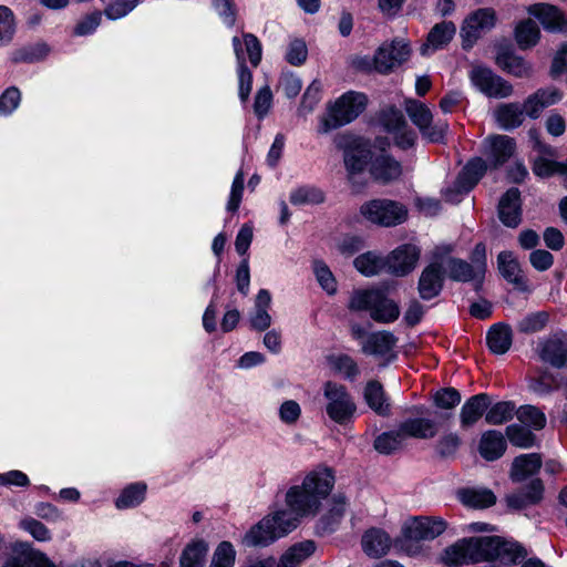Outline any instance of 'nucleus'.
<instances>
[{"instance_id": "obj_36", "label": "nucleus", "mask_w": 567, "mask_h": 567, "mask_svg": "<svg viewBox=\"0 0 567 567\" xmlns=\"http://www.w3.org/2000/svg\"><path fill=\"white\" fill-rule=\"evenodd\" d=\"M496 64L505 72L517 76L527 78L532 74L533 69L522 56L511 51H504L497 54Z\"/></svg>"}, {"instance_id": "obj_14", "label": "nucleus", "mask_w": 567, "mask_h": 567, "mask_svg": "<svg viewBox=\"0 0 567 567\" xmlns=\"http://www.w3.org/2000/svg\"><path fill=\"white\" fill-rule=\"evenodd\" d=\"M326 411L332 421L347 424L353 419L357 406L347 392H326Z\"/></svg>"}, {"instance_id": "obj_3", "label": "nucleus", "mask_w": 567, "mask_h": 567, "mask_svg": "<svg viewBox=\"0 0 567 567\" xmlns=\"http://www.w3.org/2000/svg\"><path fill=\"white\" fill-rule=\"evenodd\" d=\"M447 522L439 516H420L408 519L394 546L410 557H426L429 547L423 544L433 540L447 529Z\"/></svg>"}, {"instance_id": "obj_49", "label": "nucleus", "mask_w": 567, "mask_h": 567, "mask_svg": "<svg viewBox=\"0 0 567 567\" xmlns=\"http://www.w3.org/2000/svg\"><path fill=\"white\" fill-rule=\"evenodd\" d=\"M404 442L400 429L398 431L385 432L379 435L374 441V447L378 452L390 454L398 450Z\"/></svg>"}, {"instance_id": "obj_18", "label": "nucleus", "mask_w": 567, "mask_h": 567, "mask_svg": "<svg viewBox=\"0 0 567 567\" xmlns=\"http://www.w3.org/2000/svg\"><path fill=\"white\" fill-rule=\"evenodd\" d=\"M561 92L556 87L539 89L524 101L526 114L538 118L544 109L555 104L561 99Z\"/></svg>"}, {"instance_id": "obj_4", "label": "nucleus", "mask_w": 567, "mask_h": 567, "mask_svg": "<svg viewBox=\"0 0 567 567\" xmlns=\"http://www.w3.org/2000/svg\"><path fill=\"white\" fill-rule=\"evenodd\" d=\"M334 144L338 150L343 151V163L348 182L355 193L361 192L367 186L363 175L372 159L369 143L362 137L343 133L334 137Z\"/></svg>"}, {"instance_id": "obj_61", "label": "nucleus", "mask_w": 567, "mask_h": 567, "mask_svg": "<svg viewBox=\"0 0 567 567\" xmlns=\"http://www.w3.org/2000/svg\"><path fill=\"white\" fill-rule=\"evenodd\" d=\"M102 13L100 11L92 12L81 19L74 27L73 33L83 37L92 33L101 23Z\"/></svg>"}, {"instance_id": "obj_9", "label": "nucleus", "mask_w": 567, "mask_h": 567, "mask_svg": "<svg viewBox=\"0 0 567 567\" xmlns=\"http://www.w3.org/2000/svg\"><path fill=\"white\" fill-rule=\"evenodd\" d=\"M410 54V45L402 40L384 42L373 56V70L381 74H388L408 61Z\"/></svg>"}, {"instance_id": "obj_26", "label": "nucleus", "mask_w": 567, "mask_h": 567, "mask_svg": "<svg viewBox=\"0 0 567 567\" xmlns=\"http://www.w3.org/2000/svg\"><path fill=\"white\" fill-rule=\"evenodd\" d=\"M487 165L484 159L476 157L471 159L458 174L456 187L458 192H470L484 176Z\"/></svg>"}, {"instance_id": "obj_1", "label": "nucleus", "mask_w": 567, "mask_h": 567, "mask_svg": "<svg viewBox=\"0 0 567 567\" xmlns=\"http://www.w3.org/2000/svg\"><path fill=\"white\" fill-rule=\"evenodd\" d=\"M524 549L515 542L498 536L471 537L446 547L439 561L446 567L484 561V567H513L525 557Z\"/></svg>"}, {"instance_id": "obj_37", "label": "nucleus", "mask_w": 567, "mask_h": 567, "mask_svg": "<svg viewBox=\"0 0 567 567\" xmlns=\"http://www.w3.org/2000/svg\"><path fill=\"white\" fill-rule=\"evenodd\" d=\"M208 544L204 539H193L183 549L179 567H204Z\"/></svg>"}, {"instance_id": "obj_30", "label": "nucleus", "mask_w": 567, "mask_h": 567, "mask_svg": "<svg viewBox=\"0 0 567 567\" xmlns=\"http://www.w3.org/2000/svg\"><path fill=\"white\" fill-rule=\"evenodd\" d=\"M456 32L455 24L452 21H442L436 23L429 32L426 42L421 47L422 54L431 48L433 50L447 45Z\"/></svg>"}, {"instance_id": "obj_64", "label": "nucleus", "mask_w": 567, "mask_h": 567, "mask_svg": "<svg viewBox=\"0 0 567 567\" xmlns=\"http://www.w3.org/2000/svg\"><path fill=\"white\" fill-rule=\"evenodd\" d=\"M394 144L401 150H409L415 145L416 133L409 127L408 123L393 134Z\"/></svg>"}, {"instance_id": "obj_28", "label": "nucleus", "mask_w": 567, "mask_h": 567, "mask_svg": "<svg viewBox=\"0 0 567 567\" xmlns=\"http://www.w3.org/2000/svg\"><path fill=\"white\" fill-rule=\"evenodd\" d=\"M524 105L518 103H503L494 111V117L504 130L519 127L525 120Z\"/></svg>"}, {"instance_id": "obj_13", "label": "nucleus", "mask_w": 567, "mask_h": 567, "mask_svg": "<svg viewBox=\"0 0 567 567\" xmlns=\"http://www.w3.org/2000/svg\"><path fill=\"white\" fill-rule=\"evenodd\" d=\"M420 257V249L411 244H405L394 249L388 257V272L395 276H405L412 271Z\"/></svg>"}, {"instance_id": "obj_19", "label": "nucleus", "mask_w": 567, "mask_h": 567, "mask_svg": "<svg viewBox=\"0 0 567 567\" xmlns=\"http://www.w3.org/2000/svg\"><path fill=\"white\" fill-rule=\"evenodd\" d=\"M361 546L368 556L379 558L388 554L392 546V540L384 530L371 528L363 534Z\"/></svg>"}, {"instance_id": "obj_40", "label": "nucleus", "mask_w": 567, "mask_h": 567, "mask_svg": "<svg viewBox=\"0 0 567 567\" xmlns=\"http://www.w3.org/2000/svg\"><path fill=\"white\" fill-rule=\"evenodd\" d=\"M353 265L355 269L367 277L375 276L383 270L388 271L386 257H381L373 251L359 255Z\"/></svg>"}, {"instance_id": "obj_34", "label": "nucleus", "mask_w": 567, "mask_h": 567, "mask_svg": "<svg viewBox=\"0 0 567 567\" xmlns=\"http://www.w3.org/2000/svg\"><path fill=\"white\" fill-rule=\"evenodd\" d=\"M514 39L520 50H528L539 42L540 29L533 19H524L515 27Z\"/></svg>"}, {"instance_id": "obj_59", "label": "nucleus", "mask_w": 567, "mask_h": 567, "mask_svg": "<svg viewBox=\"0 0 567 567\" xmlns=\"http://www.w3.org/2000/svg\"><path fill=\"white\" fill-rule=\"evenodd\" d=\"M315 272L317 276V279L321 287L330 295L334 293L337 290V281L330 271L329 267L320 261L316 260L313 262Z\"/></svg>"}, {"instance_id": "obj_23", "label": "nucleus", "mask_w": 567, "mask_h": 567, "mask_svg": "<svg viewBox=\"0 0 567 567\" xmlns=\"http://www.w3.org/2000/svg\"><path fill=\"white\" fill-rule=\"evenodd\" d=\"M396 343V338L388 331H380L368 337L362 350L364 353L380 355L390 360L395 355L392 350Z\"/></svg>"}, {"instance_id": "obj_55", "label": "nucleus", "mask_w": 567, "mask_h": 567, "mask_svg": "<svg viewBox=\"0 0 567 567\" xmlns=\"http://www.w3.org/2000/svg\"><path fill=\"white\" fill-rule=\"evenodd\" d=\"M379 118L385 131L391 134L406 124L403 113L393 106L382 110Z\"/></svg>"}, {"instance_id": "obj_10", "label": "nucleus", "mask_w": 567, "mask_h": 567, "mask_svg": "<svg viewBox=\"0 0 567 567\" xmlns=\"http://www.w3.org/2000/svg\"><path fill=\"white\" fill-rule=\"evenodd\" d=\"M496 20V11L493 8H481L467 16L461 28L463 48H472L483 32L494 28Z\"/></svg>"}, {"instance_id": "obj_44", "label": "nucleus", "mask_w": 567, "mask_h": 567, "mask_svg": "<svg viewBox=\"0 0 567 567\" xmlns=\"http://www.w3.org/2000/svg\"><path fill=\"white\" fill-rule=\"evenodd\" d=\"M233 42H234L235 52H236L238 63H239V95H240V99L244 102H246L248 100L250 91H251L252 74L246 65L244 54H243V49H241V42H240L239 38L235 37Z\"/></svg>"}, {"instance_id": "obj_53", "label": "nucleus", "mask_w": 567, "mask_h": 567, "mask_svg": "<svg viewBox=\"0 0 567 567\" xmlns=\"http://www.w3.org/2000/svg\"><path fill=\"white\" fill-rule=\"evenodd\" d=\"M506 435L513 445L520 449H528L535 444V435L516 424L506 427Z\"/></svg>"}, {"instance_id": "obj_63", "label": "nucleus", "mask_w": 567, "mask_h": 567, "mask_svg": "<svg viewBox=\"0 0 567 567\" xmlns=\"http://www.w3.org/2000/svg\"><path fill=\"white\" fill-rule=\"evenodd\" d=\"M308 55L307 45L302 40L296 39L290 43L286 59L291 65H301Z\"/></svg>"}, {"instance_id": "obj_50", "label": "nucleus", "mask_w": 567, "mask_h": 567, "mask_svg": "<svg viewBox=\"0 0 567 567\" xmlns=\"http://www.w3.org/2000/svg\"><path fill=\"white\" fill-rule=\"evenodd\" d=\"M533 172L539 177H549L554 174L567 176V165L547 159L545 157H537L533 164Z\"/></svg>"}, {"instance_id": "obj_35", "label": "nucleus", "mask_w": 567, "mask_h": 567, "mask_svg": "<svg viewBox=\"0 0 567 567\" xmlns=\"http://www.w3.org/2000/svg\"><path fill=\"white\" fill-rule=\"evenodd\" d=\"M400 316V308L398 303L389 299L384 292L378 290L375 303L372 306L370 317L377 322H392Z\"/></svg>"}, {"instance_id": "obj_12", "label": "nucleus", "mask_w": 567, "mask_h": 567, "mask_svg": "<svg viewBox=\"0 0 567 567\" xmlns=\"http://www.w3.org/2000/svg\"><path fill=\"white\" fill-rule=\"evenodd\" d=\"M371 178L381 185H389L401 179L403 166L400 161L389 154H380L369 165Z\"/></svg>"}, {"instance_id": "obj_6", "label": "nucleus", "mask_w": 567, "mask_h": 567, "mask_svg": "<svg viewBox=\"0 0 567 567\" xmlns=\"http://www.w3.org/2000/svg\"><path fill=\"white\" fill-rule=\"evenodd\" d=\"M367 97L362 93L347 92L328 106L321 121L322 132L327 133L355 120L365 109Z\"/></svg>"}, {"instance_id": "obj_22", "label": "nucleus", "mask_w": 567, "mask_h": 567, "mask_svg": "<svg viewBox=\"0 0 567 567\" xmlns=\"http://www.w3.org/2000/svg\"><path fill=\"white\" fill-rule=\"evenodd\" d=\"M506 451V441L498 431H486L482 434L478 443V452L481 456L488 461H495L503 456Z\"/></svg>"}, {"instance_id": "obj_57", "label": "nucleus", "mask_w": 567, "mask_h": 567, "mask_svg": "<svg viewBox=\"0 0 567 567\" xmlns=\"http://www.w3.org/2000/svg\"><path fill=\"white\" fill-rule=\"evenodd\" d=\"M518 420L528 425L534 427L535 430H540L546 424V416L545 414L538 410L535 406L526 405L522 406L517 412Z\"/></svg>"}, {"instance_id": "obj_7", "label": "nucleus", "mask_w": 567, "mask_h": 567, "mask_svg": "<svg viewBox=\"0 0 567 567\" xmlns=\"http://www.w3.org/2000/svg\"><path fill=\"white\" fill-rule=\"evenodd\" d=\"M360 213L368 221L383 227L404 223L409 214L405 205L386 198L365 202L361 205Z\"/></svg>"}, {"instance_id": "obj_60", "label": "nucleus", "mask_w": 567, "mask_h": 567, "mask_svg": "<svg viewBox=\"0 0 567 567\" xmlns=\"http://www.w3.org/2000/svg\"><path fill=\"white\" fill-rule=\"evenodd\" d=\"M21 101V93L18 87L10 86L0 95V113L10 114Z\"/></svg>"}, {"instance_id": "obj_2", "label": "nucleus", "mask_w": 567, "mask_h": 567, "mask_svg": "<svg viewBox=\"0 0 567 567\" xmlns=\"http://www.w3.org/2000/svg\"><path fill=\"white\" fill-rule=\"evenodd\" d=\"M334 486L333 471L319 466L303 477L301 484L291 486L285 496L286 509L282 515L295 519V529L301 518L316 516L322 502L329 496Z\"/></svg>"}, {"instance_id": "obj_25", "label": "nucleus", "mask_w": 567, "mask_h": 567, "mask_svg": "<svg viewBox=\"0 0 567 567\" xmlns=\"http://www.w3.org/2000/svg\"><path fill=\"white\" fill-rule=\"evenodd\" d=\"M460 502L472 508H486L496 503L494 492L487 487H466L457 492Z\"/></svg>"}, {"instance_id": "obj_15", "label": "nucleus", "mask_w": 567, "mask_h": 567, "mask_svg": "<svg viewBox=\"0 0 567 567\" xmlns=\"http://www.w3.org/2000/svg\"><path fill=\"white\" fill-rule=\"evenodd\" d=\"M498 218L506 226L516 228L522 221L520 192L516 187L509 188L499 199Z\"/></svg>"}, {"instance_id": "obj_24", "label": "nucleus", "mask_w": 567, "mask_h": 567, "mask_svg": "<svg viewBox=\"0 0 567 567\" xmlns=\"http://www.w3.org/2000/svg\"><path fill=\"white\" fill-rule=\"evenodd\" d=\"M498 268L503 277L513 284L516 289L526 291L528 289L527 281L523 275L518 261L509 251H502L498 255Z\"/></svg>"}, {"instance_id": "obj_58", "label": "nucleus", "mask_w": 567, "mask_h": 567, "mask_svg": "<svg viewBox=\"0 0 567 567\" xmlns=\"http://www.w3.org/2000/svg\"><path fill=\"white\" fill-rule=\"evenodd\" d=\"M138 3L140 0H112L105 7L104 13L109 19H120L134 10Z\"/></svg>"}, {"instance_id": "obj_16", "label": "nucleus", "mask_w": 567, "mask_h": 567, "mask_svg": "<svg viewBox=\"0 0 567 567\" xmlns=\"http://www.w3.org/2000/svg\"><path fill=\"white\" fill-rule=\"evenodd\" d=\"M528 12L536 17L547 31L567 32V18L556 6L535 3L528 8Z\"/></svg>"}, {"instance_id": "obj_20", "label": "nucleus", "mask_w": 567, "mask_h": 567, "mask_svg": "<svg viewBox=\"0 0 567 567\" xmlns=\"http://www.w3.org/2000/svg\"><path fill=\"white\" fill-rule=\"evenodd\" d=\"M539 357L555 368L567 367V339L557 336L548 338L542 344Z\"/></svg>"}, {"instance_id": "obj_31", "label": "nucleus", "mask_w": 567, "mask_h": 567, "mask_svg": "<svg viewBox=\"0 0 567 567\" xmlns=\"http://www.w3.org/2000/svg\"><path fill=\"white\" fill-rule=\"evenodd\" d=\"M317 545L313 540H303L292 545L285 554L277 560L276 567H298L310 556L315 554Z\"/></svg>"}, {"instance_id": "obj_47", "label": "nucleus", "mask_w": 567, "mask_h": 567, "mask_svg": "<svg viewBox=\"0 0 567 567\" xmlns=\"http://www.w3.org/2000/svg\"><path fill=\"white\" fill-rule=\"evenodd\" d=\"M365 404L375 414L386 416L392 409V401L385 392H363Z\"/></svg>"}, {"instance_id": "obj_33", "label": "nucleus", "mask_w": 567, "mask_h": 567, "mask_svg": "<svg viewBox=\"0 0 567 567\" xmlns=\"http://www.w3.org/2000/svg\"><path fill=\"white\" fill-rule=\"evenodd\" d=\"M542 466V457L537 453L523 454L514 458L511 468V478L522 482L534 475Z\"/></svg>"}, {"instance_id": "obj_21", "label": "nucleus", "mask_w": 567, "mask_h": 567, "mask_svg": "<svg viewBox=\"0 0 567 567\" xmlns=\"http://www.w3.org/2000/svg\"><path fill=\"white\" fill-rule=\"evenodd\" d=\"M488 145V156L493 159L494 167H498L506 163L516 150L514 138L507 135H491L486 138Z\"/></svg>"}, {"instance_id": "obj_42", "label": "nucleus", "mask_w": 567, "mask_h": 567, "mask_svg": "<svg viewBox=\"0 0 567 567\" xmlns=\"http://www.w3.org/2000/svg\"><path fill=\"white\" fill-rule=\"evenodd\" d=\"M399 429L404 440L406 437L429 439L436 433L434 424L425 419L408 420L403 422Z\"/></svg>"}, {"instance_id": "obj_39", "label": "nucleus", "mask_w": 567, "mask_h": 567, "mask_svg": "<svg viewBox=\"0 0 567 567\" xmlns=\"http://www.w3.org/2000/svg\"><path fill=\"white\" fill-rule=\"evenodd\" d=\"M146 491L147 485L143 482H136L125 486L115 499V507L117 509H128L138 506L144 502Z\"/></svg>"}, {"instance_id": "obj_11", "label": "nucleus", "mask_w": 567, "mask_h": 567, "mask_svg": "<svg viewBox=\"0 0 567 567\" xmlns=\"http://www.w3.org/2000/svg\"><path fill=\"white\" fill-rule=\"evenodd\" d=\"M471 80L488 97L504 99L513 93V85L488 68L475 66Z\"/></svg>"}, {"instance_id": "obj_54", "label": "nucleus", "mask_w": 567, "mask_h": 567, "mask_svg": "<svg viewBox=\"0 0 567 567\" xmlns=\"http://www.w3.org/2000/svg\"><path fill=\"white\" fill-rule=\"evenodd\" d=\"M49 52L45 44H37L33 47L22 48L12 54L13 63H33L43 59Z\"/></svg>"}, {"instance_id": "obj_27", "label": "nucleus", "mask_w": 567, "mask_h": 567, "mask_svg": "<svg viewBox=\"0 0 567 567\" xmlns=\"http://www.w3.org/2000/svg\"><path fill=\"white\" fill-rule=\"evenodd\" d=\"M544 485L540 480L532 481L524 492L513 493L506 497L508 507L522 509L543 499Z\"/></svg>"}, {"instance_id": "obj_51", "label": "nucleus", "mask_w": 567, "mask_h": 567, "mask_svg": "<svg viewBox=\"0 0 567 567\" xmlns=\"http://www.w3.org/2000/svg\"><path fill=\"white\" fill-rule=\"evenodd\" d=\"M236 550L231 543L221 542L215 549L209 567H234Z\"/></svg>"}, {"instance_id": "obj_62", "label": "nucleus", "mask_w": 567, "mask_h": 567, "mask_svg": "<svg viewBox=\"0 0 567 567\" xmlns=\"http://www.w3.org/2000/svg\"><path fill=\"white\" fill-rule=\"evenodd\" d=\"M534 380L536 381V386L542 390L567 388V382H564L561 378H558V374L555 375L547 371H538L537 375L534 377Z\"/></svg>"}, {"instance_id": "obj_46", "label": "nucleus", "mask_w": 567, "mask_h": 567, "mask_svg": "<svg viewBox=\"0 0 567 567\" xmlns=\"http://www.w3.org/2000/svg\"><path fill=\"white\" fill-rule=\"evenodd\" d=\"M19 528L28 533L38 542H50L52 539V533L50 529L34 517H23L19 522Z\"/></svg>"}, {"instance_id": "obj_32", "label": "nucleus", "mask_w": 567, "mask_h": 567, "mask_svg": "<svg viewBox=\"0 0 567 567\" xmlns=\"http://www.w3.org/2000/svg\"><path fill=\"white\" fill-rule=\"evenodd\" d=\"M446 269L450 279L463 282L474 280L475 289H481L484 278L476 274V269L470 262L463 259L450 258L446 262Z\"/></svg>"}, {"instance_id": "obj_48", "label": "nucleus", "mask_w": 567, "mask_h": 567, "mask_svg": "<svg viewBox=\"0 0 567 567\" xmlns=\"http://www.w3.org/2000/svg\"><path fill=\"white\" fill-rule=\"evenodd\" d=\"M377 293L378 289L355 290L350 297L348 308L351 311L371 312L372 306L375 303Z\"/></svg>"}, {"instance_id": "obj_8", "label": "nucleus", "mask_w": 567, "mask_h": 567, "mask_svg": "<svg viewBox=\"0 0 567 567\" xmlns=\"http://www.w3.org/2000/svg\"><path fill=\"white\" fill-rule=\"evenodd\" d=\"M405 111L423 138L431 143H440L444 140L449 127L447 123L440 121L433 123V114L423 102L408 100Z\"/></svg>"}, {"instance_id": "obj_56", "label": "nucleus", "mask_w": 567, "mask_h": 567, "mask_svg": "<svg viewBox=\"0 0 567 567\" xmlns=\"http://www.w3.org/2000/svg\"><path fill=\"white\" fill-rule=\"evenodd\" d=\"M549 315L546 311H539L523 318L517 326L519 332L535 333L540 331L547 324Z\"/></svg>"}, {"instance_id": "obj_45", "label": "nucleus", "mask_w": 567, "mask_h": 567, "mask_svg": "<svg viewBox=\"0 0 567 567\" xmlns=\"http://www.w3.org/2000/svg\"><path fill=\"white\" fill-rule=\"evenodd\" d=\"M489 399L485 393L472 396L462 409V422L464 424L475 423L486 411Z\"/></svg>"}, {"instance_id": "obj_29", "label": "nucleus", "mask_w": 567, "mask_h": 567, "mask_svg": "<svg viewBox=\"0 0 567 567\" xmlns=\"http://www.w3.org/2000/svg\"><path fill=\"white\" fill-rule=\"evenodd\" d=\"M3 567H58L50 558L31 548H25L9 557Z\"/></svg>"}, {"instance_id": "obj_43", "label": "nucleus", "mask_w": 567, "mask_h": 567, "mask_svg": "<svg viewBox=\"0 0 567 567\" xmlns=\"http://www.w3.org/2000/svg\"><path fill=\"white\" fill-rule=\"evenodd\" d=\"M347 511V499L341 494H336L331 499L328 514L321 518V529L326 533L332 532L342 519Z\"/></svg>"}, {"instance_id": "obj_38", "label": "nucleus", "mask_w": 567, "mask_h": 567, "mask_svg": "<svg viewBox=\"0 0 567 567\" xmlns=\"http://www.w3.org/2000/svg\"><path fill=\"white\" fill-rule=\"evenodd\" d=\"M486 341L493 353L504 354L512 346V329L507 324H494L487 332Z\"/></svg>"}, {"instance_id": "obj_52", "label": "nucleus", "mask_w": 567, "mask_h": 567, "mask_svg": "<svg viewBox=\"0 0 567 567\" xmlns=\"http://www.w3.org/2000/svg\"><path fill=\"white\" fill-rule=\"evenodd\" d=\"M514 414V404L511 402H498L486 412L485 420L489 424H502L512 420Z\"/></svg>"}, {"instance_id": "obj_41", "label": "nucleus", "mask_w": 567, "mask_h": 567, "mask_svg": "<svg viewBox=\"0 0 567 567\" xmlns=\"http://www.w3.org/2000/svg\"><path fill=\"white\" fill-rule=\"evenodd\" d=\"M326 361L332 372L347 379H354L359 374L357 362L346 353L327 355Z\"/></svg>"}, {"instance_id": "obj_5", "label": "nucleus", "mask_w": 567, "mask_h": 567, "mask_svg": "<svg viewBox=\"0 0 567 567\" xmlns=\"http://www.w3.org/2000/svg\"><path fill=\"white\" fill-rule=\"evenodd\" d=\"M293 529L295 519L286 517L279 509L251 526L243 537V544L247 547H265Z\"/></svg>"}, {"instance_id": "obj_17", "label": "nucleus", "mask_w": 567, "mask_h": 567, "mask_svg": "<svg viewBox=\"0 0 567 567\" xmlns=\"http://www.w3.org/2000/svg\"><path fill=\"white\" fill-rule=\"evenodd\" d=\"M444 285V272L442 265L432 262L421 272L417 291L423 300H431L437 297Z\"/></svg>"}]
</instances>
